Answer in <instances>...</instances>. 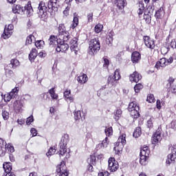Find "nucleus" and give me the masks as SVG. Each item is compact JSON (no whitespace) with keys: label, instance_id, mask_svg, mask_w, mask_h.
<instances>
[{"label":"nucleus","instance_id":"1","mask_svg":"<svg viewBox=\"0 0 176 176\" xmlns=\"http://www.w3.org/2000/svg\"><path fill=\"white\" fill-rule=\"evenodd\" d=\"M69 142V134H64L62 136L60 142H59V156H64L66 155L65 157L63 160L61 161L60 164L57 165L56 166V173L59 174V176H68L69 173L68 170L67 169L66 162L68 159H69V153H67V145Z\"/></svg>","mask_w":176,"mask_h":176},{"label":"nucleus","instance_id":"2","mask_svg":"<svg viewBox=\"0 0 176 176\" xmlns=\"http://www.w3.org/2000/svg\"><path fill=\"white\" fill-rule=\"evenodd\" d=\"M38 9V14L41 17H46L47 16V12L49 13H53V12H57L58 10L57 0H49L47 3L44 1H40Z\"/></svg>","mask_w":176,"mask_h":176},{"label":"nucleus","instance_id":"3","mask_svg":"<svg viewBox=\"0 0 176 176\" xmlns=\"http://www.w3.org/2000/svg\"><path fill=\"white\" fill-rule=\"evenodd\" d=\"M13 13H17L18 14H26V16H30L31 13L34 12L32 9V6L31 5V1H28L27 5L24 7L21 5H14L12 6Z\"/></svg>","mask_w":176,"mask_h":176},{"label":"nucleus","instance_id":"4","mask_svg":"<svg viewBox=\"0 0 176 176\" xmlns=\"http://www.w3.org/2000/svg\"><path fill=\"white\" fill-rule=\"evenodd\" d=\"M128 111L133 119H138L140 117V106L137 104V102H131L128 106Z\"/></svg>","mask_w":176,"mask_h":176},{"label":"nucleus","instance_id":"5","mask_svg":"<svg viewBox=\"0 0 176 176\" xmlns=\"http://www.w3.org/2000/svg\"><path fill=\"white\" fill-rule=\"evenodd\" d=\"M162 134H163V129L161 125L158 126L157 129L154 132L151 136V144L156 146V145H159L162 142Z\"/></svg>","mask_w":176,"mask_h":176},{"label":"nucleus","instance_id":"6","mask_svg":"<svg viewBox=\"0 0 176 176\" xmlns=\"http://www.w3.org/2000/svg\"><path fill=\"white\" fill-rule=\"evenodd\" d=\"M89 49L91 54H97V53L100 52V49H101V44L100 43L98 38L90 40L89 43Z\"/></svg>","mask_w":176,"mask_h":176},{"label":"nucleus","instance_id":"7","mask_svg":"<svg viewBox=\"0 0 176 176\" xmlns=\"http://www.w3.org/2000/svg\"><path fill=\"white\" fill-rule=\"evenodd\" d=\"M116 75H118L117 77ZM114 76L111 75L109 76L107 78V85H109L111 87L116 86L118 80H120V79H122V76L120 75V69H116V71L114 72Z\"/></svg>","mask_w":176,"mask_h":176},{"label":"nucleus","instance_id":"8","mask_svg":"<svg viewBox=\"0 0 176 176\" xmlns=\"http://www.w3.org/2000/svg\"><path fill=\"white\" fill-rule=\"evenodd\" d=\"M174 61V58L173 56H170L168 59L166 58H162L158 61H157L155 68L157 69H159L160 67L162 68H165V67H167V65H170V64H173V62Z\"/></svg>","mask_w":176,"mask_h":176},{"label":"nucleus","instance_id":"9","mask_svg":"<svg viewBox=\"0 0 176 176\" xmlns=\"http://www.w3.org/2000/svg\"><path fill=\"white\" fill-rule=\"evenodd\" d=\"M108 170L110 173H116L119 170V162L115 157H109L108 160Z\"/></svg>","mask_w":176,"mask_h":176},{"label":"nucleus","instance_id":"10","mask_svg":"<svg viewBox=\"0 0 176 176\" xmlns=\"http://www.w3.org/2000/svg\"><path fill=\"white\" fill-rule=\"evenodd\" d=\"M143 41L145 46L147 47L148 49H151V50H153L155 47H156L155 40L149 36H144Z\"/></svg>","mask_w":176,"mask_h":176},{"label":"nucleus","instance_id":"11","mask_svg":"<svg viewBox=\"0 0 176 176\" xmlns=\"http://www.w3.org/2000/svg\"><path fill=\"white\" fill-rule=\"evenodd\" d=\"M14 28V26L13 24H9L8 27L6 25L4 28V31L1 35L2 38L3 39H9L10 36H12V34H13V30Z\"/></svg>","mask_w":176,"mask_h":176},{"label":"nucleus","instance_id":"12","mask_svg":"<svg viewBox=\"0 0 176 176\" xmlns=\"http://www.w3.org/2000/svg\"><path fill=\"white\" fill-rule=\"evenodd\" d=\"M23 107H24V103L21 100H16L14 101L12 104V108L16 113H20L21 111H23Z\"/></svg>","mask_w":176,"mask_h":176},{"label":"nucleus","instance_id":"13","mask_svg":"<svg viewBox=\"0 0 176 176\" xmlns=\"http://www.w3.org/2000/svg\"><path fill=\"white\" fill-rule=\"evenodd\" d=\"M68 49H69V45L67 43H60L57 44L56 52L57 53H64V52H67Z\"/></svg>","mask_w":176,"mask_h":176},{"label":"nucleus","instance_id":"14","mask_svg":"<svg viewBox=\"0 0 176 176\" xmlns=\"http://www.w3.org/2000/svg\"><path fill=\"white\" fill-rule=\"evenodd\" d=\"M113 3L118 10H124V8L127 6V1L126 0H113Z\"/></svg>","mask_w":176,"mask_h":176},{"label":"nucleus","instance_id":"15","mask_svg":"<svg viewBox=\"0 0 176 176\" xmlns=\"http://www.w3.org/2000/svg\"><path fill=\"white\" fill-rule=\"evenodd\" d=\"M165 14L166 10H164V7L162 6L155 11L154 17H155L156 20H162V19L164 17Z\"/></svg>","mask_w":176,"mask_h":176},{"label":"nucleus","instance_id":"16","mask_svg":"<svg viewBox=\"0 0 176 176\" xmlns=\"http://www.w3.org/2000/svg\"><path fill=\"white\" fill-rule=\"evenodd\" d=\"M141 79H142V76L138 72H134L129 76V80L131 82H135V83H138Z\"/></svg>","mask_w":176,"mask_h":176},{"label":"nucleus","instance_id":"17","mask_svg":"<svg viewBox=\"0 0 176 176\" xmlns=\"http://www.w3.org/2000/svg\"><path fill=\"white\" fill-rule=\"evenodd\" d=\"M131 61L133 64H138L141 61V54L138 51L133 52L131 54Z\"/></svg>","mask_w":176,"mask_h":176},{"label":"nucleus","instance_id":"18","mask_svg":"<svg viewBox=\"0 0 176 176\" xmlns=\"http://www.w3.org/2000/svg\"><path fill=\"white\" fill-rule=\"evenodd\" d=\"M70 49L72 52H74L75 54H78V38L76 37L73 38L70 42Z\"/></svg>","mask_w":176,"mask_h":176},{"label":"nucleus","instance_id":"19","mask_svg":"<svg viewBox=\"0 0 176 176\" xmlns=\"http://www.w3.org/2000/svg\"><path fill=\"white\" fill-rule=\"evenodd\" d=\"M6 155V141L0 138V157Z\"/></svg>","mask_w":176,"mask_h":176},{"label":"nucleus","instance_id":"20","mask_svg":"<svg viewBox=\"0 0 176 176\" xmlns=\"http://www.w3.org/2000/svg\"><path fill=\"white\" fill-rule=\"evenodd\" d=\"M144 12H145V6L144 4V1H140L138 3V14L139 16V19H142V14H144Z\"/></svg>","mask_w":176,"mask_h":176},{"label":"nucleus","instance_id":"21","mask_svg":"<svg viewBox=\"0 0 176 176\" xmlns=\"http://www.w3.org/2000/svg\"><path fill=\"white\" fill-rule=\"evenodd\" d=\"M3 168L4 170V172L6 174H10L11 173H13V172H12L13 166H12V163H10V162H4L3 164Z\"/></svg>","mask_w":176,"mask_h":176},{"label":"nucleus","instance_id":"22","mask_svg":"<svg viewBox=\"0 0 176 176\" xmlns=\"http://www.w3.org/2000/svg\"><path fill=\"white\" fill-rule=\"evenodd\" d=\"M123 148H124V144L116 142L113 148L116 155H119L120 153H122V152L123 151Z\"/></svg>","mask_w":176,"mask_h":176},{"label":"nucleus","instance_id":"23","mask_svg":"<svg viewBox=\"0 0 176 176\" xmlns=\"http://www.w3.org/2000/svg\"><path fill=\"white\" fill-rule=\"evenodd\" d=\"M77 80L80 85H85V83L87 82V80H89V78L87 77V75L85 74H81L78 78Z\"/></svg>","mask_w":176,"mask_h":176},{"label":"nucleus","instance_id":"24","mask_svg":"<svg viewBox=\"0 0 176 176\" xmlns=\"http://www.w3.org/2000/svg\"><path fill=\"white\" fill-rule=\"evenodd\" d=\"M38 56V50L36 48H32L30 51V53L29 54V60L32 63L35 61V59Z\"/></svg>","mask_w":176,"mask_h":176},{"label":"nucleus","instance_id":"25","mask_svg":"<svg viewBox=\"0 0 176 176\" xmlns=\"http://www.w3.org/2000/svg\"><path fill=\"white\" fill-rule=\"evenodd\" d=\"M63 96L66 101H69V102H74V97H72V95L71 94V90L66 89L63 93Z\"/></svg>","mask_w":176,"mask_h":176},{"label":"nucleus","instance_id":"26","mask_svg":"<svg viewBox=\"0 0 176 176\" xmlns=\"http://www.w3.org/2000/svg\"><path fill=\"white\" fill-rule=\"evenodd\" d=\"M108 145H109V139L107 137H106L100 144H98L96 146V148L101 149V148H107Z\"/></svg>","mask_w":176,"mask_h":176},{"label":"nucleus","instance_id":"27","mask_svg":"<svg viewBox=\"0 0 176 176\" xmlns=\"http://www.w3.org/2000/svg\"><path fill=\"white\" fill-rule=\"evenodd\" d=\"M78 25H79V16L78 14H74L73 23L71 25L70 28H72V30H75Z\"/></svg>","mask_w":176,"mask_h":176},{"label":"nucleus","instance_id":"28","mask_svg":"<svg viewBox=\"0 0 176 176\" xmlns=\"http://www.w3.org/2000/svg\"><path fill=\"white\" fill-rule=\"evenodd\" d=\"M176 161V155L174 154H168L167 156V160H166V164H171V163H175Z\"/></svg>","mask_w":176,"mask_h":176},{"label":"nucleus","instance_id":"29","mask_svg":"<svg viewBox=\"0 0 176 176\" xmlns=\"http://www.w3.org/2000/svg\"><path fill=\"white\" fill-rule=\"evenodd\" d=\"M140 164H142V166H145L146 164V160L149 159V155L141 154V153H140Z\"/></svg>","mask_w":176,"mask_h":176},{"label":"nucleus","instance_id":"30","mask_svg":"<svg viewBox=\"0 0 176 176\" xmlns=\"http://www.w3.org/2000/svg\"><path fill=\"white\" fill-rule=\"evenodd\" d=\"M141 134H142V129H141V126H137L133 131V137L138 138L141 137Z\"/></svg>","mask_w":176,"mask_h":176},{"label":"nucleus","instance_id":"31","mask_svg":"<svg viewBox=\"0 0 176 176\" xmlns=\"http://www.w3.org/2000/svg\"><path fill=\"white\" fill-rule=\"evenodd\" d=\"M58 36L62 35L63 34H65L67 32V29L65 28V25L64 23H60L58 27Z\"/></svg>","mask_w":176,"mask_h":176},{"label":"nucleus","instance_id":"32","mask_svg":"<svg viewBox=\"0 0 176 176\" xmlns=\"http://www.w3.org/2000/svg\"><path fill=\"white\" fill-rule=\"evenodd\" d=\"M48 43L50 46H54L56 43H58L57 41V36L54 35H51L48 39Z\"/></svg>","mask_w":176,"mask_h":176},{"label":"nucleus","instance_id":"33","mask_svg":"<svg viewBox=\"0 0 176 176\" xmlns=\"http://www.w3.org/2000/svg\"><path fill=\"white\" fill-rule=\"evenodd\" d=\"M48 93L50 94L51 98H52V100H58V95L56 94V89L54 87L49 89Z\"/></svg>","mask_w":176,"mask_h":176},{"label":"nucleus","instance_id":"34","mask_svg":"<svg viewBox=\"0 0 176 176\" xmlns=\"http://www.w3.org/2000/svg\"><path fill=\"white\" fill-rule=\"evenodd\" d=\"M10 65L12 66V69H16L17 67L20 66V61L17 60L16 58H12L10 60Z\"/></svg>","mask_w":176,"mask_h":176},{"label":"nucleus","instance_id":"35","mask_svg":"<svg viewBox=\"0 0 176 176\" xmlns=\"http://www.w3.org/2000/svg\"><path fill=\"white\" fill-rule=\"evenodd\" d=\"M74 119L75 120H80V119L81 120H83V119H85V115L82 114V111H77L74 113Z\"/></svg>","mask_w":176,"mask_h":176},{"label":"nucleus","instance_id":"36","mask_svg":"<svg viewBox=\"0 0 176 176\" xmlns=\"http://www.w3.org/2000/svg\"><path fill=\"white\" fill-rule=\"evenodd\" d=\"M113 42V32H110L107 37L106 43L107 45H112Z\"/></svg>","mask_w":176,"mask_h":176},{"label":"nucleus","instance_id":"37","mask_svg":"<svg viewBox=\"0 0 176 176\" xmlns=\"http://www.w3.org/2000/svg\"><path fill=\"white\" fill-rule=\"evenodd\" d=\"M126 134L125 133H122V135H120L117 140V142L120 143V144H122V145H126Z\"/></svg>","mask_w":176,"mask_h":176},{"label":"nucleus","instance_id":"38","mask_svg":"<svg viewBox=\"0 0 176 176\" xmlns=\"http://www.w3.org/2000/svg\"><path fill=\"white\" fill-rule=\"evenodd\" d=\"M19 88L18 87H15L12 91L9 93L12 98H16L17 95L19 94Z\"/></svg>","mask_w":176,"mask_h":176},{"label":"nucleus","instance_id":"39","mask_svg":"<svg viewBox=\"0 0 176 176\" xmlns=\"http://www.w3.org/2000/svg\"><path fill=\"white\" fill-rule=\"evenodd\" d=\"M19 88L18 87H15L12 91L9 93L12 98H16L17 95L19 94Z\"/></svg>","mask_w":176,"mask_h":176},{"label":"nucleus","instance_id":"40","mask_svg":"<svg viewBox=\"0 0 176 176\" xmlns=\"http://www.w3.org/2000/svg\"><path fill=\"white\" fill-rule=\"evenodd\" d=\"M19 88L18 87H15L12 91L9 93L12 98H16L17 95L19 94Z\"/></svg>","mask_w":176,"mask_h":176},{"label":"nucleus","instance_id":"41","mask_svg":"<svg viewBox=\"0 0 176 176\" xmlns=\"http://www.w3.org/2000/svg\"><path fill=\"white\" fill-rule=\"evenodd\" d=\"M103 29H104V25H102V24L101 23H98L94 27V32L96 34H100V32H101Z\"/></svg>","mask_w":176,"mask_h":176},{"label":"nucleus","instance_id":"42","mask_svg":"<svg viewBox=\"0 0 176 176\" xmlns=\"http://www.w3.org/2000/svg\"><path fill=\"white\" fill-rule=\"evenodd\" d=\"M167 82H168L166 85V89H170V87L173 86V85H174V82H175V78H174L173 76H170Z\"/></svg>","mask_w":176,"mask_h":176},{"label":"nucleus","instance_id":"43","mask_svg":"<svg viewBox=\"0 0 176 176\" xmlns=\"http://www.w3.org/2000/svg\"><path fill=\"white\" fill-rule=\"evenodd\" d=\"M34 40H35V36L33 34H30L26 38L25 45L28 46V45H31Z\"/></svg>","mask_w":176,"mask_h":176},{"label":"nucleus","instance_id":"44","mask_svg":"<svg viewBox=\"0 0 176 176\" xmlns=\"http://www.w3.org/2000/svg\"><path fill=\"white\" fill-rule=\"evenodd\" d=\"M89 160L90 164H92V166H96L97 164V158L95 154L91 155L89 156Z\"/></svg>","mask_w":176,"mask_h":176},{"label":"nucleus","instance_id":"45","mask_svg":"<svg viewBox=\"0 0 176 176\" xmlns=\"http://www.w3.org/2000/svg\"><path fill=\"white\" fill-rule=\"evenodd\" d=\"M140 153H141V155H149V154L151 153L149 147L147 146H144L143 148L140 150Z\"/></svg>","mask_w":176,"mask_h":176},{"label":"nucleus","instance_id":"46","mask_svg":"<svg viewBox=\"0 0 176 176\" xmlns=\"http://www.w3.org/2000/svg\"><path fill=\"white\" fill-rule=\"evenodd\" d=\"M166 45L167 46L168 52V50H170V49H176L175 39H173L169 44L168 43V45L166 44Z\"/></svg>","mask_w":176,"mask_h":176},{"label":"nucleus","instance_id":"47","mask_svg":"<svg viewBox=\"0 0 176 176\" xmlns=\"http://www.w3.org/2000/svg\"><path fill=\"white\" fill-rule=\"evenodd\" d=\"M122 109H118L114 113V119L116 120H119V118L122 117Z\"/></svg>","mask_w":176,"mask_h":176},{"label":"nucleus","instance_id":"48","mask_svg":"<svg viewBox=\"0 0 176 176\" xmlns=\"http://www.w3.org/2000/svg\"><path fill=\"white\" fill-rule=\"evenodd\" d=\"M104 133L107 137H111L113 134V129L112 126H109L108 128H106L104 130Z\"/></svg>","mask_w":176,"mask_h":176},{"label":"nucleus","instance_id":"49","mask_svg":"<svg viewBox=\"0 0 176 176\" xmlns=\"http://www.w3.org/2000/svg\"><path fill=\"white\" fill-rule=\"evenodd\" d=\"M56 147L51 146L46 153L47 157H49V156H53V155H54V153H56Z\"/></svg>","mask_w":176,"mask_h":176},{"label":"nucleus","instance_id":"50","mask_svg":"<svg viewBox=\"0 0 176 176\" xmlns=\"http://www.w3.org/2000/svg\"><path fill=\"white\" fill-rule=\"evenodd\" d=\"M35 46L37 47V49H42V47L45 46V41L43 40H38L35 42Z\"/></svg>","mask_w":176,"mask_h":176},{"label":"nucleus","instance_id":"51","mask_svg":"<svg viewBox=\"0 0 176 176\" xmlns=\"http://www.w3.org/2000/svg\"><path fill=\"white\" fill-rule=\"evenodd\" d=\"M143 20H145L146 23H147L148 24H150L151 21H152V17L151 16V14H146L144 12L143 15Z\"/></svg>","mask_w":176,"mask_h":176},{"label":"nucleus","instance_id":"52","mask_svg":"<svg viewBox=\"0 0 176 176\" xmlns=\"http://www.w3.org/2000/svg\"><path fill=\"white\" fill-rule=\"evenodd\" d=\"M144 89V85L141 83H138L134 86V90L136 93H140Z\"/></svg>","mask_w":176,"mask_h":176},{"label":"nucleus","instance_id":"53","mask_svg":"<svg viewBox=\"0 0 176 176\" xmlns=\"http://www.w3.org/2000/svg\"><path fill=\"white\" fill-rule=\"evenodd\" d=\"M60 36H63V42H68V41H69V38H71L69 32H65V33L60 34Z\"/></svg>","mask_w":176,"mask_h":176},{"label":"nucleus","instance_id":"54","mask_svg":"<svg viewBox=\"0 0 176 176\" xmlns=\"http://www.w3.org/2000/svg\"><path fill=\"white\" fill-rule=\"evenodd\" d=\"M146 101L150 104L152 102H155V96H153V94H149L147 96Z\"/></svg>","mask_w":176,"mask_h":176},{"label":"nucleus","instance_id":"55","mask_svg":"<svg viewBox=\"0 0 176 176\" xmlns=\"http://www.w3.org/2000/svg\"><path fill=\"white\" fill-rule=\"evenodd\" d=\"M69 10H71V7L67 6L63 10V17H68L69 16Z\"/></svg>","mask_w":176,"mask_h":176},{"label":"nucleus","instance_id":"56","mask_svg":"<svg viewBox=\"0 0 176 176\" xmlns=\"http://www.w3.org/2000/svg\"><path fill=\"white\" fill-rule=\"evenodd\" d=\"M168 93H172V94H176V85H172L169 88H166Z\"/></svg>","mask_w":176,"mask_h":176},{"label":"nucleus","instance_id":"57","mask_svg":"<svg viewBox=\"0 0 176 176\" xmlns=\"http://www.w3.org/2000/svg\"><path fill=\"white\" fill-rule=\"evenodd\" d=\"M6 75L7 78H12V76H14V72H13V70L12 69H6Z\"/></svg>","mask_w":176,"mask_h":176},{"label":"nucleus","instance_id":"58","mask_svg":"<svg viewBox=\"0 0 176 176\" xmlns=\"http://www.w3.org/2000/svg\"><path fill=\"white\" fill-rule=\"evenodd\" d=\"M12 98H13L10 94L9 93H7L4 95V97H3V100L5 101V102H9V101H10V100H12Z\"/></svg>","mask_w":176,"mask_h":176},{"label":"nucleus","instance_id":"59","mask_svg":"<svg viewBox=\"0 0 176 176\" xmlns=\"http://www.w3.org/2000/svg\"><path fill=\"white\" fill-rule=\"evenodd\" d=\"M7 146H6V148L8 152H10V153H13L14 152V147L12 146L10 144H6Z\"/></svg>","mask_w":176,"mask_h":176},{"label":"nucleus","instance_id":"60","mask_svg":"<svg viewBox=\"0 0 176 176\" xmlns=\"http://www.w3.org/2000/svg\"><path fill=\"white\" fill-rule=\"evenodd\" d=\"M2 116H3V119L4 120H8V119H9V112H8L6 111H3Z\"/></svg>","mask_w":176,"mask_h":176},{"label":"nucleus","instance_id":"61","mask_svg":"<svg viewBox=\"0 0 176 176\" xmlns=\"http://www.w3.org/2000/svg\"><path fill=\"white\" fill-rule=\"evenodd\" d=\"M32 122H34V116H31L27 118L26 124H28V126H30V124H31V123H32Z\"/></svg>","mask_w":176,"mask_h":176},{"label":"nucleus","instance_id":"62","mask_svg":"<svg viewBox=\"0 0 176 176\" xmlns=\"http://www.w3.org/2000/svg\"><path fill=\"white\" fill-rule=\"evenodd\" d=\"M147 127L148 129H153V122H152V118H150L147 121Z\"/></svg>","mask_w":176,"mask_h":176},{"label":"nucleus","instance_id":"63","mask_svg":"<svg viewBox=\"0 0 176 176\" xmlns=\"http://www.w3.org/2000/svg\"><path fill=\"white\" fill-rule=\"evenodd\" d=\"M87 17L88 23H92V21H93V12H89L87 14Z\"/></svg>","mask_w":176,"mask_h":176},{"label":"nucleus","instance_id":"64","mask_svg":"<svg viewBox=\"0 0 176 176\" xmlns=\"http://www.w3.org/2000/svg\"><path fill=\"white\" fill-rule=\"evenodd\" d=\"M98 176H109V173H108V171L100 172Z\"/></svg>","mask_w":176,"mask_h":176}]
</instances>
